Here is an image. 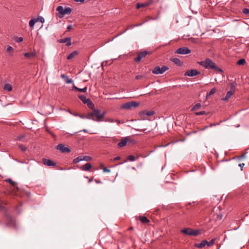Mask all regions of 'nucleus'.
<instances>
[{
    "label": "nucleus",
    "mask_w": 249,
    "mask_h": 249,
    "mask_svg": "<svg viewBox=\"0 0 249 249\" xmlns=\"http://www.w3.org/2000/svg\"><path fill=\"white\" fill-rule=\"evenodd\" d=\"M198 63L205 69H212L219 73H222L223 72V70L217 67L215 63L209 58H207L204 61H200L198 62Z\"/></svg>",
    "instance_id": "obj_1"
},
{
    "label": "nucleus",
    "mask_w": 249,
    "mask_h": 249,
    "mask_svg": "<svg viewBox=\"0 0 249 249\" xmlns=\"http://www.w3.org/2000/svg\"><path fill=\"white\" fill-rule=\"evenodd\" d=\"M100 115V110L98 109L94 108L91 112H89L87 117V119H91L93 121L101 122V119H98V116Z\"/></svg>",
    "instance_id": "obj_2"
},
{
    "label": "nucleus",
    "mask_w": 249,
    "mask_h": 249,
    "mask_svg": "<svg viewBox=\"0 0 249 249\" xmlns=\"http://www.w3.org/2000/svg\"><path fill=\"white\" fill-rule=\"evenodd\" d=\"M4 219L5 221L6 226L12 228H17L15 221L6 212L4 215Z\"/></svg>",
    "instance_id": "obj_3"
},
{
    "label": "nucleus",
    "mask_w": 249,
    "mask_h": 249,
    "mask_svg": "<svg viewBox=\"0 0 249 249\" xmlns=\"http://www.w3.org/2000/svg\"><path fill=\"white\" fill-rule=\"evenodd\" d=\"M180 231L181 233L189 236H196L200 233L199 230H194L189 228H184Z\"/></svg>",
    "instance_id": "obj_4"
},
{
    "label": "nucleus",
    "mask_w": 249,
    "mask_h": 249,
    "mask_svg": "<svg viewBox=\"0 0 249 249\" xmlns=\"http://www.w3.org/2000/svg\"><path fill=\"white\" fill-rule=\"evenodd\" d=\"M56 10L61 15L59 17L61 18L65 15H70L71 13L72 9L70 7H65V8L62 6H58L56 8Z\"/></svg>",
    "instance_id": "obj_5"
},
{
    "label": "nucleus",
    "mask_w": 249,
    "mask_h": 249,
    "mask_svg": "<svg viewBox=\"0 0 249 249\" xmlns=\"http://www.w3.org/2000/svg\"><path fill=\"white\" fill-rule=\"evenodd\" d=\"M149 54V52L146 51L140 52L136 57L134 59V61L135 62L138 63L141 61V60L145 58L147 54Z\"/></svg>",
    "instance_id": "obj_6"
},
{
    "label": "nucleus",
    "mask_w": 249,
    "mask_h": 249,
    "mask_svg": "<svg viewBox=\"0 0 249 249\" xmlns=\"http://www.w3.org/2000/svg\"><path fill=\"white\" fill-rule=\"evenodd\" d=\"M139 103L136 102H127L123 104L121 106V108L125 109H130L132 107H137L139 106Z\"/></svg>",
    "instance_id": "obj_7"
},
{
    "label": "nucleus",
    "mask_w": 249,
    "mask_h": 249,
    "mask_svg": "<svg viewBox=\"0 0 249 249\" xmlns=\"http://www.w3.org/2000/svg\"><path fill=\"white\" fill-rule=\"evenodd\" d=\"M230 90L228 91L226 93L225 97L222 98L223 101H228L235 92V87L233 83H231Z\"/></svg>",
    "instance_id": "obj_8"
},
{
    "label": "nucleus",
    "mask_w": 249,
    "mask_h": 249,
    "mask_svg": "<svg viewBox=\"0 0 249 249\" xmlns=\"http://www.w3.org/2000/svg\"><path fill=\"white\" fill-rule=\"evenodd\" d=\"M191 50L187 47H181L178 49L175 52L176 53L181 54H187L191 53Z\"/></svg>",
    "instance_id": "obj_9"
},
{
    "label": "nucleus",
    "mask_w": 249,
    "mask_h": 249,
    "mask_svg": "<svg viewBox=\"0 0 249 249\" xmlns=\"http://www.w3.org/2000/svg\"><path fill=\"white\" fill-rule=\"evenodd\" d=\"M200 74V72L198 71L196 69H191L186 71L184 73V75L190 77H193Z\"/></svg>",
    "instance_id": "obj_10"
},
{
    "label": "nucleus",
    "mask_w": 249,
    "mask_h": 249,
    "mask_svg": "<svg viewBox=\"0 0 249 249\" xmlns=\"http://www.w3.org/2000/svg\"><path fill=\"white\" fill-rule=\"evenodd\" d=\"M56 149L62 153H69L71 150L69 148L65 147L63 144H59L56 146Z\"/></svg>",
    "instance_id": "obj_11"
},
{
    "label": "nucleus",
    "mask_w": 249,
    "mask_h": 249,
    "mask_svg": "<svg viewBox=\"0 0 249 249\" xmlns=\"http://www.w3.org/2000/svg\"><path fill=\"white\" fill-rule=\"evenodd\" d=\"M42 162L44 165L48 166H54L56 165L55 162L49 159H43Z\"/></svg>",
    "instance_id": "obj_12"
},
{
    "label": "nucleus",
    "mask_w": 249,
    "mask_h": 249,
    "mask_svg": "<svg viewBox=\"0 0 249 249\" xmlns=\"http://www.w3.org/2000/svg\"><path fill=\"white\" fill-rule=\"evenodd\" d=\"M168 70H169V68L166 66H162L161 67L157 66V74H162Z\"/></svg>",
    "instance_id": "obj_13"
},
{
    "label": "nucleus",
    "mask_w": 249,
    "mask_h": 249,
    "mask_svg": "<svg viewBox=\"0 0 249 249\" xmlns=\"http://www.w3.org/2000/svg\"><path fill=\"white\" fill-rule=\"evenodd\" d=\"M208 241L206 240H203L200 243H195V247L199 249H201L204 247L206 245H207Z\"/></svg>",
    "instance_id": "obj_14"
},
{
    "label": "nucleus",
    "mask_w": 249,
    "mask_h": 249,
    "mask_svg": "<svg viewBox=\"0 0 249 249\" xmlns=\"http://www.w3.org/2000/svg\"><path fill=\"white\" fill-rule=\"evenodd\" d=\"M92 167V165L90 163H87L86 164L80 167L81 170L88 171H89Z\"/></svg>",
    "instance_id": "obj_15"
},
{
    "label": "nucleus",
    "mask_w": 249,
    "mask_h": 249,
    "mask_svg": "<svg viewBox=\"0 0 249 249\" xmlns=\"http://www.w3.org/2000/svg\"><path fill=\"white\" fill-rule=\"evenodd\" d=\"M59 42L61 43H66V45L68 46H70L71 45V39L70 37H66L60 40Z\"/></svg>",
    "instance_id": "obj_16"
},
{
    "label": "nucleus",
    "mask_w": 249,
    "mask_h": 249,
    "mask_svg": "<svg viewBox=\"0 0 249 249\" xmlns=\"http://www.w3.org/2000/svg\"><path fill=\"white\" fill-rule=\"evenodd\" d=\"M25 57L30 58L32 57H35L36 55V53L35 51H34L31 53H26L24 54Z\"/></svg>",
    "instance_id": "obj_17"
},
{
    "label": "nucleus",
    "mask_w": 249,
    "mask_h": 249,
    "mask_svg": "<svg viewBox=\"0 0 249 249\" xmlns=\"http://www.w3.org/2000/svg\"><path fill=\"white\" fill-rule=\"evenodd\" d=\"M223 217V215L221 213H213V218L215 221L220 220Z\"/></svg>",
    "instance_id": "obj_18"
},
{
    "label": "nucleus",
    "mask_w": 249,
    "mask_h": 249,
    "mask_svg": "<svg viewBox=\"0 0 249 249\" xmlns=\"http://www.w3.org/2000/svg\"><path fill=\"white\" fill-rule=\"evenodd\" d=\"M138 219L143 224L148 223L149 222L148 218L144 216H139Z\"/></svg>",
    "instance_id": "obj_19"
},
{
    "label": "nucleus",
    "mask_w": 249,
    "mask_h": 249,
    "mask_svg": "<svg viewBox=\"0 0 249 249\" xmlns=\"http://www.w3.org/2000/svg\"><path fill=\"white\" fill-rule=\"evenodd\" d=\"M78 98L83 102V103L86 104L88 103V102L90 101V99L89 98H87L84 95H79Z\"/></svg>",
    "instance_id": "obj_20"
},
{
    "label": "nucleus",
    "mask_w": 249,
    "mask_h": 249,
    "mask_svg": "<svg viewBox=\"0 0 249 249\" xmlns=\"http://www.w3.org/2000/svg\"><path fill=\"white\" fill-rule=\"evenodd\" d=\"M171 61L174 62L175 64H176L177 66H182V63L181 62L179 59L178 58H173L171 59Z\"/></svg>",
    "instance_id": "obj_21"
},
{
    "label": "nucleus",
    "mask_w": 249,
    "mask_h": 249,
    "mask_svg": "<svg viewBox=\"0 0 249 249\" xmlns=\"http://www.w3.org/2000/svg\"><path fill=\"white\" fill-rule=\"evenodd\" d=\"M3 88L5 90H7L8 91H10L12 90V87L11 85L9 83H5L3 85Z\"/></svg>",
    "instance_id": "obj_22"
},
{
    "label": "nucleus",
    "mask_w": 249,
    "mask_h": 249,
    "mask_svg": "<svg viewBox=\"0 0 249 249\" xmlns=\"http://www.w3.org/2000/svg\"><path fill=\"white\" fill-rule=\"evenodd\" d=\"M38 21V19H36V18H32L31 19L29 23V26L32 28L33 29L34 25L36 22Z\"/></svg>",
    "instance_id": "obj_23"
},
{
    "label": "nucleus",
    "mask_w": 249,
    "mask_h": 249,
    "mask_svg": "<svg viewBox=\"0 0 249 249\" xmlns=\"http://www.w3.org/2000/svg\"><path fill=\"white\" fill-rule=\"evenodd\" d=\"M127 141L126 139H122L121 142H120L118 143V146L119 147H124V146H125L127 144Z\"/></svg>",
    "instance_id": "obj_24"
},
{
    "label": "nucleus",
    "mask_w": 249,
    "mask_h": 249,
    "mask_svg": "<svg viewBox=\"0 0 249 249\" xmlns=\"http://www.w3.org/2000/svg\"><path fill=\"white\" fill-rule=\"evenodd\" d=\"M77 54H78V52L77 51H73L69 54V55L67 56V59L68 60H70V59L74 58Z\"/></svg>",
    "instance_id": "obj_25"
},
{
    "label": "nucleus",
    "mask_w": 249,
    "mask_h": 249,
    "mask_svg": "<svg viewBox=\"0 0 249 249\" xmlns=\"http://www.w3.org/2000/svg\"><path fill=\"white\" fill-rule=\"evenodd\" d=\"M61 77L63 78H65V81L68 84H71V83H72L73 81L72 79H69L68 78V77L66 75H61Z\"/></svg>",
    "instance_id": "obj_26"
},
{
    "label": "nucleus",
    "mask_w": 249,
    "mask_h": 249,
    "mask_svg": "<svg viewBox=\"0 0 249 249\" xmlns=\"http://www.w3.org/2000/svg\"><path fill=\"white\" fill-rule=\"evenodd\" d=\"M201 107V104L200 103H197L195 104V105L191 109V111H194L197 109H198Z\"/></svg>",
    "instance_id": "obj_27"
},
{
    "label": "nucleus",
    "mask_w": 249,
    "mask_h": 249,
    "mask_svg": "<svg viewBox=\"0 0 249 249\" xmlns=\"http://www.w3.org/2000/svg\"><path fill=\"white\" fill-rule=\"evenodd\" d=\"M82 160H83L82 156H79L73 160V163L74 164L77 163L79 162V161H82Z\"/></svg>",
    "instance_id": "obj_28"
},
{
    "label": "nucleus",
    "mask_w": 249,
    "mask_h": 249,
    "mask_svg": "<svg viewBox=\"0 0 249 249\" xmlns=\"http://www.w3.org/2000/svg\"><path fill=\"white\" fill-rule=\"evenodd\" d=\"M216 91V88H214L213 89H212L210 91L207 93V97L208 96H210L213 94H214Z\"/></svg>",
    "instance_id": "obj_29"
},
{
    "label": "nucleus",
    "mask_w": 249,
    "mask_h": 249,
    "mask_svg": "<svg viewBox=\"0 0 249 249\" xmlns=\"http://www.w3.org/2000/svg\"><path fill=\"white\" fill-rule=\"evenodd\" d=\"M246 63V60L244 58L239 59L237 62V64L238 65H244Z\"/></svg>",
    "instance_id": "obj_30"
},
{
    "label": "nucleus",
    "mask_w": 249,
    "mask_h": 249,
    "mask_svg": "<svg viewBox=\"0 0 249 249\" xmlns=\"http://www.w3.org/2000/svg\"><path fill=\"white\" fill-rule=\"evenodd\" d=\"M6 51L7 52L10 53L11 55H13V53L14 51V49L11 46H8L7 47V49H6Z\"/></svg>",
    "instance_id": "obj_31"
},
{
    "label": "nucleus",
    "mask_w": 249,
    "mask_h": 249,
    "mask_svg": "<svg viewBox=\"0 0 249 249\" xmlns=\"http://www.w3.org/2000/svg\"><path fill=\"white\" fill-rule=\"evenodd\" d=\"M149 3H138L137 4V8L139 9L141 7H145L148 5Z\"/></svg>",
    "instance_id": "obj_32"
},
{
    "label": "nucleus",
    "mask_w": 249,
    "mask_h": 249,
    "mask_svg": "<svg viewBox=\"0 0 249 249\" xmlns=\"http://www.w3.org/2000/svg\"><path fill=\"white\" fill-rule=\"evenodd\" d=\"M208 113H207L206 112H205V111H199V112H196L195 113V114L196 116H200V115H204V114H208Z\"/></svg>",
    "instance_id": "obj_33"
},
{
    "label": "nucleus",
    "mask_w": 249,
    "mask_h": 249,
    "mask_svg": "<svg viewBox=\"0 0 249 249\" xmlns=\"http://www.w3.org/2000/svg\"><path fill=\"white\" fill-rule=\"evenodd\" d=\"M145 77V74L138 75L135 76V79L137 80L143 79Z\"/></svg>",
    "instance_id": "obj_34"
},
{
    "label": "nucleus",
    "mask_w": 249,
    "mask_h": 249,
    "mask_svg": "<svg viewBox=\"0 0 249 249\" xmlns=\"http://www.w3.org/2000/svg\"><path fill=\"white\" fill-rule=\"evenodd\" d=\"M215 240H216L215 238H213V239H212L209 242H208L207 246L208 247H210V246L213 245L214 243V242H215Z\"/></svg>",
    "instance_id": "obj_35"
},
{
    "label": "nucleus",
    "mask_w": 249,
    "mask_h": 249,
    "mask_svg": "<svg viewBox=\"0 0 249 249\" xmlns=\"http://www.w3.org/2000/svg\"><path fill=\"white\" fill-rule=\"evenodd\" d=\"M127 160L131 161H133L135 160L136 158L133 155H129L127 157Z\"/></svg>",
    "instance_id": "obj_36"
},
{
    "label": "nucleus",
    "mask_w": 249,
    "mask_h": 249,
    "mask_svg": "<svg viewBox=\"0 0 249 249\" xmlns=\"http://www.w3.org/2000/svg\"><path fill=\"white\" fill-rule=\"evenodd\" d=\"M242 12H243V13L244 15H248L249 14V8H244L242 10Z\"/></svg>",
    "instance_id": "obj_37"
},
{
    "label": "nucleus",
    "mask_w": 249,
    "mask_h": 249,
    "mask_svg": "<svg viewBox=\"0 0 249 249\" xmlns=\"http://www.w3.org/2000/svg\"><path fill=\"white\" fill-rule=\"evenodd\" d=\"M87 104V105L91 109H94L93 107H94V104L92 103V102L91 101V100H90V101L89 102H88Z\"/></svg>",
    "instance_id": "obj_38"
},
{
    "label": "nucleus",
    "mask_w": 249,
    "mask_h": 249,
    "mask_svg": "<svg viewBox=\"0 0 249 249\" xmlns=\"http://www.w3.org/2000/svg\"><path fill=\"white\" fill-rule=\"evenodd\" d=\"M106 114V111H104L102 113L100 112V115L99 116H98V119H101V121H103V119L105 117Z\"/></svg>",
    "instance_id": "obj_39"
},
{
    "label": "nucleus",
    "mask_w": 249,
    "mask_h": 249,
    "mask_svg": "<svg viewBox=\"0 0 249 249\" xmlns=\"http://www.w3.org/2000/svg\"><path fill=\"white\" fill-rule=\"evenodd\" d=\"M18 147L23 152L27 150V147L22 144H19Z\"/></svg>",
    "instance_id": "obj_40"
},
{
    "label": "nucleus",
    "mask_w": 249,
    "mask_h": 249,
    "mask_svg": "<svg viewBox=\"0 0 249 249\" xmlns=\"http://www.w3.org/2000/svg\"><path fill=\"white\" fill-rule=\"evenodd\" d=\"M6 181L7 182H9V183H10L12 186H15V185H16V182H14L12 179H11L10 178H8V179H7L6 180Z\"/></svg>",
    "instance_id": "obj_41"
},
{
    "label": "nucleus",
    "mask_w": 249,
    "mask_h": 249,
    "mask_svg": "<svg viewBox=\"0 0 249 249\" xmlns=\"http://www.w3.org/2000/svg\"><path fill=\"white\" fill-rule=\"evenodd\" d=\"M83 160L89 161L91 159V158L89 156H85L82 157Z\"/></svg>",
    "instance_id": "obj_42"
},
{
    "label": "nucleus",
    "mask_w": 249,
    "mask_h": 249,
    "mask_svg": "<svg viewBox=\"0 0 249 249\" xmlns=\"http://www.w3.org/2000/svg\"><path fill=\"white\" fill-rule=\"evenodd\" d=\"M154 114V111H146V113H145V114L147 116H152V115H153Z\"/></svg>",
    "instance_id": "obj_43"
},
{
    "label": "nucleus",
    "mask_w": 249,
    "mask_h": 249,
    "mask_svg": "<svg viewBox=\"0 0 249 249\" xmlns=\"http://www.w3.org/2000/svg\"><path fill=\"white\" fill-rule=\"evenodd\" d=\"M87 87H85L83 89H80V88H79L78 89V91H79V92H86L87 91Z\"/></svg>",
    "instance_id": "obj_44"
},
{
    "label": "nucleus",
    "mask_w": 249,
    "mask_h": 249,
    "mask_svg": "<svg viewBox=\"0 0 249 249\" xmlns=\"http://www.w3.org/2000/svg\"><path fill=\"white\" fill-rule=\"evenodd\" d=\"M105 121H106V122H109V123H113V122H115V120H114V119H110V118H106V119L105 120Z\"/></svg>",
    "instance_id": "obj_45"
},
{
    "label": "nucleus",
    "mask_w": 249,
    "mask_h": 249,
    "mask_svg": "<svg viewBox=\"0 0 249 249\" xmlns=\"http://www.w3.org/2000/svg\"><path fill=\"white\" fill-rule=\"evenodd\" d=\"M36 19H38V21L41 23H44L45 21L44 18L42 17H39L38 18H36Z\"/></svg>",
    "instance_id": "obj_46"
},
{
    "label": "nucleus",
    "mask_w": 249,
    "mask_h": 249,
    "mask_svg": "<svg viewBox=\"0 0 249 249\" xmlns=\"http://www.w3.org/2000/svg\"><path fill=\"white\" fill-rule=\"evenodd\" d=\"M23 40V38L22 37H17V39H16V41L17 42H22Z\"/></svg>",
    "instance_id": "obj_47"
},
{
    "label": "nucleus",
    "mask_w": 249,
    "mask_h": 249,
    "mask_svg": "<svg viewBox=\"0 0 249 249\" xmlns=\"http://www.w3.org/2000/svg\"><path fill=\"white\" fill-rule=\"evenodd\" d=\"M25 137L24 135H20L17 137V140L18 141H22L23 139Z\"/></svg>",
    "instance_id": "obj_48"
},
{
    "label": "nucleus",
    "mask_w": 249,
    "mask_h": 249,
    "mask_svg": "<svg viewBox=\"0 0 249 249\" xmlns=\"http://www.w3.org/2000/svg\"><path fill=\"white\" fill-rule=\"evenodd\" d=\"M102 169L103 170V172H105V173H106V172H108V173H109V172H110V170L109 169H107V168H106V167H103V168H102Z\"/></svg>",
    "instance_id": "obj_49"
},
{
    "label": "nucleus",
    "mask_w": 249,
    "mask_h": 249,
    "mask_svg": "<svg viewBox=\"0 0 249 249\" xmlns=\"http://www.w3.org/2000/svg\"><path fill=\"white\" fill-rule=\"evenodd\" d=\"M121 159V157L119 156L116 157L113 159V161H117Z\"/></svg>",
    "instance_id": "obj_50"
},
{
    "label": "nucleus",
    "mask_w": 249,
    "mask_h": 249,
    "mask_svg": "<svg viewBox=\"0 0 249 249\" xmlns=\"http://www.w3.org/2000/svg\"><path fill=\"white\" fill-rule=\"evenodd\" d=\"M69 112L70 114H72V115H73V116H79V115H80V114H78V113H72V112H71V111H69Z\"/></svg>",
    "instance_id": "obj_51"
},
{
    "label": "nucleus",
    "mask_w": 249,
    "mask_h": 249,
    "mask_svg": "<svg viewBox=\"0 0 249 249\" xmlns=\"http://www.w3.org/2000/svg\"><path fill=\"white\" fill-rule=\"evenodd\" d=\"M244 163H240L239 164V166L240 167L241 170H243V167H244Z\"/></svg>",
    "instance_id": "obj_52"
},
{
    "label": "nucleus",
    "mask_w": 249,
    "mask_h": 249,
    "mask_svg": "<svg viewBox=\"0 0 249 249\" xmlns=\"http://www.w3.org/2000/svg\"><path fill=\"white\" fill-rule=\"evenodd\" d=\"M115 122H116L118 124V125H119L121 123H123V122H121L120 120H115Z\"/></svg>",
    "instance_id": "obj_53"
},
{
    "label": "nucleus",
    "mask_w": 249,
    "mask_h": 249,
    "mask_svg": "<svg viewBox=\"0 0 249 249\" xmlns=\"http://www.w3.org/2000/svg\"><path fill=\"white\" fill-rule=\"evenodd\" d=\"M72 28V25H70L67 27V30L70 31Z\"/></svg>",
    "instance_id": "obj_54"
},
{
    "label": "nucleus",
    "mask_w": 249,
    "mask_h": 249,
    "mask_svg": "<svg viewBox=\"0 0 249 249\" xmlns=\"http://www.w3.org/2000/svg\"><path fill=\"white\" fill-rule=\"evenodd\" d=\"M79 117L80 118H82V119H84V118H86V117H87V116H86V117H85V116H84V115H83L80 114V115H79Z\"/></svg>",
    "instance_id": "obj_55"
},
{
    "label": "nucleus",
    "mask_w": 249,
    "mask_h": 249,
    "mask_svg": "<svg viewBox=\"0 0 249 249\" xmlns=\"http://www.w3.org/2000/svg\"><path fill=\"white\" fill-rule=\"evenodd\" d=\"M107 61H104L102 63V66H106L107 65Z\"/></svg>",
    "instance_id": "obj_56"
},
{
    "label": "nucleus",
    "mask_w": 249,
    "mask_h": 249,
    "mask_svg": "<svg viewBox=\"0 0 249 249\" xmlns=\"http://www.w3.org/2000/svg\"><path fill=\"white\" fill-rule=\"evenodd\" d=\"M95 182L96 183H101L102 182L99 180H98V179H95Z\"/></svg>",
    "instance_id": "obj_57"
},
{
    "label": "nucleus",
    "mask_w": 249,
    "mask_h": 249,
    "mask_svg": "<svg viewBox=\"0 0 249 249\" xmlns=\"http://www.w3.org/2000/svg\"><path fill=\"white\" fill-rule=\"evenodd\" d=\"M78 89H79L78 88H77V87H76L74 85L73 86V89H74V90H76L78 91Z\"/></svg>",
    "instance_id": "obj_58"
},
{
    "label": "nucleus",
    "mask_w": 249,
    "mask_h": 249,
    "mask_svg": "<svg viewBox=\"0 0 249 249\" xmlns=\"http://www.w3.org/2000/svg\"><path fill=\"white\" fill-rule=\"evenodd\" d=\"M74 1H75L76 2H83L85 1V0H74Z\"/></svg>",
    "instance_id": "obj_59"
},
{
    "label": "nucleus",
    "mask_w": 249,
    "mask_h": 249,
    "mask_svg": "<svg viewBox=\"0 0 249 249\" xmlns=\"http://www.w3.org/2000/svg\"><path fill=\"white\" fill-rule=\"evenodd\" d=\"M156 68H155L154 69H153L152 70V72L154 74H156Z\"/></svg>",
    "instance_id": "obj_60"
},
{
    "label": "nucleus",
    "mask_w": 249,
    "mask_h": 249,
    "mask_svg": "<svg viewBox=\"0 0 249 249\" xmlns=\"http://www.w3.org/2000/svg\"><path fill=\"white\" fill-rule=\"evenodd\" d=\"M210 124V126H215V125H216V124Z\"/></svg>",
    "instance_id": "obj_61"
},
{
    "label": "nucleus",
    "mask_w": 249,
    "mask_h": 249,
    "mask_svg": "<svg viewBox=\"0 0 249 249\" xmlns=\"http://www.w3.org/2000/svg\"><path fill=\"white\" fill-rule=\"evenodd\" d=\"M83 132H86V133H88V130L86 129H84L83 130H82Z\"/></svg>",
    "instance_id": "obj_62"
},
{
    "label": "nucleus",
    "mask_w": 249,
    "mask_h": 249,
    "mask_svg": "<svg viewBox=\"0 0 249 249\" xmlns=\"http://www.w3.org/2000/svg\"><path fill=\"white\" fill-rule=\"evenodd\" d=\"M100 166H101V169H102L103 167H105L103 164H101Z\"/></svg>",
    "instance_id": "obj_63"
},
{
    "label": "nucleus",
    "mask_w": 249,
    "mask_h": 249,
    "mask_svg": "<svg viewBox=\"0 0 249 249\" xmlns=\"http://www.w3.org/2000/svg\"><path fill=\"white\" fill-rule=\"evenodd\" d=\"M92 181V178H90V179H89V182H91Z\"/></svg>",
    "instance_id": "obj_64"
}]
</instances>
